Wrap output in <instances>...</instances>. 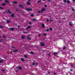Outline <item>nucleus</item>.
<instances>
[{"label": "nucleus", "instance_id": "nucleus-1", "mask_svg": "<svg viewBox=\"0 0 75 75\" xmlns=\"http://www.w3.org/2000/svg\"><path fill=\"white\" fill-rule=\"evenodd\" d=\"M26 10L27 11H33V9L31 8H26Z\"/></svg>", "mask_w": 75, "mask_h": 75}, {"label": "nucleus", "instance_id": "nucleus-2", "mask_svg": "<svg viewBox=\"0 0 75 75\" xmlns=\"http://www.w3.org/2000/svg\"><path fill=\"white\" fill-rule=\"evenodd\" d=\"M5 2L7 4H9V1L8 0H5Z\"/></svg>", "mask_w": 75, "mask_h": 75}, {"label": "nucleus", "instance_id": "nucleus-3", "mask_svg": "<svg viewBox=\"0 0 75 75\" xmlns=\"http://www.w3.org/2000/svg\"><path fill=\"white\" fill-rule=\"evenodd\" d=\"M30 35H29L28 37H27V38L28 40H31V37L30 38Z\"/></svg>", "mask_w": 75, "mask_h": 75}, {"label": "nucleus", "instance_id": "nucleus-4", "mask_svg": "<svg viewBox=\"0 0 75 75\" xmlns=\"http://www.w3.org/2000/svg\"><path fill=\"white\" fill-rule=\"evenodd\" d=\"M25 35H23V36H22L21 37V38L22 39H24V38H25Z\"/></svg>", "mask_w": 75, "mask_h": 75}, {"label": "nucleus", "instance_id": "nucleus-5", "mask_svg": "<svg viewBox=\"0 0 75 75\" xmlns=\"http://www.w3.org/2000/svg\"><path fill=\"white\" fill-rule=\"evenodd\" d=\"M26 3L27 5H30L31 4V3L29 1H27Z\"/></svg>", "mask_w": 75, "mask_h": 75}, {"label": "nucleus", "instance_id": "nucleus-6", "mask_svg": "<svg viewBox=\"0 0 75 75\" xmlns=\"http://www.w3.org/2000/svg\"><path fill=\"white\" fill-rule=\"evenodd\" d=\"M40 45L41 46H44L45 45V44L43 43H41Z\"/></svg>", "mask_w": 75, "mask_h": 75}, {"label": "nucleus", "instance_id": "nucleus-7", "mask_svg": "<svg viewBox=\"0 0 75 75\" xmlns=\"http://www.w3.org/2000/svg\"><path fill=\"white\" fill-rule=\"evenodd\" d=\"M13 4H16L17 3V2L16 1H13Z\"/></svg>", "mask_w": 75, "mask_h": 75}, {"label": "nucleus", "instance_id": "nucleus-8", "mask_svg": "<svg viewBox=\"0 0 75 75\" xmlns=\"http://www.w3.org/2000/svg\"><path fill=\"white\" fill-rule=\"evenodd\" d=\"M42 28H44V27H45V25H44V24H42Z\"/></svg>", "mask_w": 75, "mask_h": 75}, {"label": "nucleus", "instance_id": "nucleus-9", "mask_svg": "<svg viewBox=\"0 0 75 75\" xmlns=\"http://www.w3.org/2000/svg\"><path fill=\"white\" fill-rule=\"evenodd\" d=\"M69 25H72V22H70L69 23Z\"/></svg>", "mask_w": 75, "mask_h": 75}, {"label": "nucleus", "instance_id": "nucleus-10", "mask_svg": "<svg viewBox=\"0 0 75 75\" xmlns=\"http://www.w3.org/2000/svg\"><path fill=\"white\" fill-rule=\"evenodd\" d=\"M31 28V26H28L27 28V29L28 30V29H29V28Z\"/></svg>", "mask_w": 75, "mask_h": 75}, {"label": "nucleus", "instance_id": "nucleus-11", "mask_svg": "<svg viewBox=\"0 0 75 75\" xmlns=\"http://www.w3.org/2000/svg\"><path fill=\"white\" fill-rule=\"evenodd\" d=\"M6 22L7 23H10V21L8 20H6Z\"/></svg>", "mask_w": 75, "mask_h": 75}, {"label": "nucleus", "instance_id": "nucleus-12", "mask_svg": "<svg viewBox=\"0 0 75 75\" xmlns=\"http://www.w3.org/2000/svg\"><path fill=\"white\" fill-rule=\"evenodd\" d=\"M40 2H41V1L40 0V1H38L37 2L38 4H39L40 3Z\"/></svg>", "mask_w": 75, "mask_h": 75}, {"label": "nucleus", "instance_id": "nucleus-13", "mask_svg": "<svg viewBox=\"0 0 75 75\" xmlns=\"http://www.w3.org/2000/svg\"><path fill=\"white\" fill-rule=\"evenodd\" d=\"M6 4L4 3H3L2 4V6H6Z\"/></svg>", "mask_w": 75, "mask_h": 75}, {"label": "nucleus", "instance_id": "nucleus-14", "mask_svg": "<svg viewBox=\"0 0 75 75\" xmlns=\"http://www.w3.org/2000/svg\"><path fill=\"white\" fill-rule=\"evenodd\" d=\"M11 16L12 17H14V13L12 14Z\"/></svg>", "mask_w": 75, "mask_h": 75}, {"label": "nucleus", "instance_id": "nucleus-15", "mask_svg": "<svg viewBox=\"0 0 75 75\" xmlns=\"http://www.w3.org/2000/svg\"><path fill=\"white\" fill-rule=\"evenodd\" d=\"M17 51H18V50H13V51L14 52H17Z\"/></svg>", "mask_w": 75, "mask_h": 75}, {"label": "nucleus", "instance_id": "nucleus-16", "mask_svg": "<svg viewBox=\"0 0 75 75\" xmlns=\"http://www.w3.org/2000/svg\"><path fill=\"white\" fill-rule=\"evenodd\" d=\"M18 69L20 70H22V69H21V67H19L18 68Z\"/></svg>", "mask_w": 75, "mask_h": 75}, {"label": "nucleus", "instance_id": "nucleus-17", "mask_svg": "<svg viewBox=\"0 0 75 75\" xmlns=\"http://www.w3.org/2000/svg\"><path fill=\"white\" fill-rule=\"evenodd\" d=\"M21 60L22 61H24V58H21Z\"/></svg>", "mask_w": 75, "mask_h": 75}, {"label": "nucleus", "instance_id": "nucleus-18", "mask_svg": "<svg viewBox=\"0 0 75 75\" xmlns=\"http://www.w3.org/2000/svg\"><path fill=\"white\" fill-rule=\"evenodd\" d=\"M10 30H14V28H11L10 29Z\"/></svg>", "mask_w": 75, "mask_h": 75}, {"label": "nucleus", "instance_id": "nucleus-19", "mask_svg": "<svg viewBox=\"0 0 75 75\" xmlns=\"http://www.w3.org/2000/svg\"><path fill=\"white\" fill-rule=\"evenodd\" d=\"M42 10L43 11H45V8H42Z\"/></svg>", "mask_w": 75, "mask_h": 75}, {"label": "nucleus", "instance_id": "nucleus-20", "mask_svg": "<svg viewBox=\"0 0 75 75\" xmlns=\"http://www.w3.org/2000/svg\"><path fill=\"white\" fill-rule=\"evenodd\" d=\"M50 21H53L52 18H50Z\"/></svg>", "mask_w": 75, "mask_h": 75}, {"label": "nucleus", "instance_id": "nucleus-21", "mask_svg": "<svg viewBox=\"0 0 75 75\" xmlns=\"http://www.w3.org/2000/svg\"><path fill=\"white\" fill-rule=\"evenodd\" d=\"M19 7H21V8H23V6L21 5H19Z\"/></svg>", "mask_w": 75, "mask_h": 75}, {"label": "nucleus", "instance_id": "nucleus-22", "mask_svg": "<svg viewBox=\"0 0 75 75\" xmlns=\"http://www.w3.org/2000/svg\"><path fill=\"white\" fill-rule=\"evenodd\" d=\"M73 65H74V64L71 63V64H70V66H71V67H72V66H73Z\"/></svg>", "mask_w": 75, "mask_h": 75}, {"label": "nucleus", "instance_id": "nucleus-23", "mask_svg": "<svg viewBox=\"0 0 75 75\" xmlns=\"http://www.w3.org/2000/svg\"><path fill=\"white\" fill-rule=\"evenodd\" d=\"M67 2L68 3H70V2H69V0H67Z\"/></svg>", "mask_w": 75, "mask_h": 75}, {"label": "nucleus", "instance_id": "nucleus-24", "mask_svg": "<svg viewBox=\"0 0 75 75\" xmlns=\"http://www.w3.org/2000/svg\"><path fill=\"white\" fill-rule=\"evenodd\" d=\"M23 33H24V34H27V33H28L27 32H23Z\"/></svg>", "mask_w": 75, "mask_h": 75}, {"label": "nucleus", "instance_id": "nucleus-25", "mask_svg": "<svg viewBox=\"0 0 75 75\" xmlns=\"http://www.w3.org/2000/svg\"><path fill=\"white\" fill-rule=\"evenodd\" d=\"M3 27H4V26H1V25L0 26V28H3Z\"/></svg>", "mask_w": 75, "mask_h": 75}, {"label": "nucleus", "instance_id": "nucleus-26", "mask_svg": "<svg viewBox=\"0 0 75 75\" xmlns=\"http://www.w3.org/2000/svg\"><path fill=\"white\" fill-rule=\"evenodd\" d=\"M57 55V53L55 52L54 53V55Z\"/></svg>", "mask_w": 75, "mask_h": 75}, {"label": "nucleus", "instance_id": "nucleus-27", "mask_svg": "<svg viewBox=\"0 0 75 75\" xmlns=\"http://www.w3.org/2000/svg\"><path fill=\"white\" fill-rule=\"evenodd\" d=\"M3 38H6V36H5V35H4L3 36Z\"/></svg>", "mask_w": 75, "mask_h": 75}, {"label": "nucleus", "instance_id": "nucleus-28", "mask_svg": "<svg viewBox=\"0 0 75 75\" xmlns=\"http://www.w3.org/2000/svg\"><path fill=\"white\" fill-rule=\"evenodd\" d=\"M8 13H10V14H11V12L10 11H9V10H8Z\"/></svg>", "mask_w": 75, "mask_h": 75}, {"label": "nucleus", "instance_id": "nucleus-29", "mask_svg": "<svg viewBox=\"0 0 75 75\" xmlns=\"http://www.w3.org/2000/svg\"><path fill=\"white\" fill-rule=\"evenodd\" d=\"M33 21H35L36 19H33Z\"/></svg>", "mask_w": 75, "mask_h": 75}, {"label": "nucleus", "instance_id": "nucleus-30", "mask_svg": "<svg viewBox=\"0 0 75 75\" xmlns=\"http://www.w3.org/2000/svg\"><path fill=\"white\" fill-rule=\"evenodd\" d=\"M63 50H65V46H64L63 47Z\"/></svg>", "mask_w": 75, "mask_h": 75}, {"label": "nucleus", "instance_id": "nucleus-31", "mask_svg": "<svg viewBox=\"0 0 75 75\" xmlns=\"http://www.w3.org/2000/svg\"><path fill=\"white\" fill-rule=\"evenodd\" d=\"M0 8H1V9H2V10H4V8L1 7H0Z\"/></svg>", "mask_w": 75, "mask_h": 75}, {"label": "nucleus", "instance_id": "nucleus-32", "mask_svg": "<svg viewBox=\"0 0 75 75\" xmlns=\"http://www.w3.org/2000/svg\"><path fill=\"white\" fill-rule=\"evenodd\" d=\"M30 54H34V52H30Z\"/></svg>", "mask_w": 75, "mask_h": 75}, {"label": "nucleus", "instance_id": "nucleus-33", "mask_svg": "<svg viewBox=\"0 0 75 75\" xmlns=\"http://www.w3.org/2000/svg\"><path fill=\"white\" fill-rule=\"evenodd\" d=\"M64 3H66L67 2V0H64Z\"/></svg>", "mask_w": 75, "mask_h": 75}, {"label": "nucleus", "instance_id": "nucleus-34", "mask_svg": "<svg viewBox=\"0 0 75 75\" xmlns=\"http://www.w3.org/2000/svg\"><path fill=\"white\" fill-rule=\"evenodd\" d=\"M50 30H52V28H50Z\"/></svg>", "mask_w": 75, "mask_h": 75}, {"label": "nucleus", "instance_id": "nucleus-35", "mask_svg": "<svg viewBox=\"0 0 75 75\" xmlns=\"http://www.w3.org/2000/svg\"><path fill=\"white\" fill-rule=\"evenodd\" d=\"M35 63H34V62L33 63V65H35Z\"/></svg>", "mask_w": 75, "mask_h": 75}, {"label": "nucleus", "instance_id": "nucleus-36", "mask_svg": "<svg viewBox=\"0 0 75 75\" xmlns=\"http://www.w3.org/2000/svg\"><path fill=\"white\" fill-rule=\"evenodd\" d=\"M18 71H19V70L17 69L16 70V72H18Z\"/></svg>", "mask_w": 75, "mask_h": 75}, {"label": "nucleus", "instance_id": "nucleus-37", "mask_svg": "<svg viewBox=\"0 0 75 75\" xmlns=\"http://www.w3.org/2000/svg\"><path fill=\"white\" fill-rule=\"evenodd\" d=\"M38 13H41V12L40 11H38Z\"/></svg>", "mask_w": 75, "mask_h": 75}, {"label": "nucleus", "instance_id": "nucleus-38", "mask_svg": "<svg viewBox=\"0 0 75 75\" xmlns=\"http://www.w3.org/2000/svg\"><path fill=\"white\" fill-rule=\"evenodd\" d=\"M27 57V55H25L24 57L25 58H26Z\"/></svg>", "mask_w": 75, "mask_h": 75}, {"label": "nucleus", "instance_id": "nucleus-39", "mask_svg": "<svg viewBox=\"0 0 75 75\" xmlns=\"http://www.w3.org/2000/svg\"><path fill=\"white\" fill-rule=\"evenodd\" d=\"M33 16H34V14H32L31 15V17H33Z\"/></svg>", "mask_w": 75, "mask_h": 75}, {"label": "nucleus", "instance_id": "nucleus-40", "mask_svg": "<svg viewBox=\"0 0 75 75\" xmlns=\"http://www.w3.org/2000/svg\"><path fill=\"white\" fill-rule=\"evenodd\" d=\"M12 48H13L14 49H15V48H14V46H12Z\"/></svg>", "mask_w": 75, "mask_h": 75}, {"label": "nucleus", "instance_id": "nucleus-41", "mask_svg": "<svg viewBox=\"0 0 75 75\" xmlns=\"http://www.w3.org/2000/svg\"><path fill=\"white\" fill-rule=\"evenodd\" d=\"M3 62L1 60H0V63H2Z\"/></svg>", "mask_w": 75, "mask_h": 75}, {"label": "nucleus", "instance_id": "nucleus-42", "mask_svg": "<svg viewBox=\"0 0 75 75\" xmlns=\"http://www.w3.org/2000/svg\"><path fill=\"white\" fill-rule=\"evenodd\" d=\"M50 71H48V73L49 74H50Z\"/></svg>", "mask_w": 75, "mask_h": 75}, {"label": "nucleus", "instance_id": "nucleus-43", "mask_svg": "<svg viewBox=\"0 0 75 75\" xmlns=\"http://www.w3.org/2000/svg\"><path fill=\"white\" fill-rule=\"evenodd\" d=\"M51 0H48V2H50Z\"/></svg>", "mask_w": 75, "mask_h": 75}, {"label": "nucleus", "instance_id": "nucleus-44", "mask_svg": "<svg viewBox=\"0 0 75 75\" xmlns=\"http://www.w3.org/2000/svg\"><path fill=\"white\" fill-rule=\"evenodd\" d=\"M43 35H47V34H43Z\"/></svg>", "mask_w": 75, "mask_h": 75}, {"label": "nucleus", "instance_id": "nucleus-45", "mask_svg": "<svg viewBox=\"0 0 75 75\" xmlns=\"http://www.w3.org/2000/svg\"><path fill=\"white\" fill-rule=\"evenodd\" d=\"M35 64H36V65H38V63H36Z\"/></svg>", "mask_w": 75, "mask_h": 75}, {"label": "nucleus", "instance_id": "nucleus-46", "mask_svg": "<svg viewBox=\"0 0 75 75\" xmlns=\"http://www.w3.org/2000/svg\"><path fill=\"white\" fill-rule=\"evenodd\" d=\"M38 37H40L41 36V35H38Z\"/></svg>", "mask_w": 75, "mask_h": 75}, {"label": "nucleus", "instance_id": "nucleus-47", "mask_svg": "<svg viewBox=\"0 0 75 75\" xmlns=\"http://www.w3.org/2000/svg\"><path fill=\"white\" fill-rule=\"evenodd\" d=\"M48 56H49V57H50V53H49L48 54Z\"/></svg>", "mask_w": 75, "mask_h": 75}, {"label": "nucleus", "instance_id": "nucleus-48", "mask_svg": "<svg viewBox=\"0 0 75 75\" xmlns=\"http://www.w3.org/2000/svg\"><path fill=\"white\" fill-rule=\"evenodd\" d=\"M2 71H3V72H4V71H5V70H3Z\"/></svg>", "mask_w": 75, "mask_h": 75}, {"label": "nucleus", "instance_id": "nucleus-49", "mask_svg": "<svg viewBox=\"0 0 75 75\" xmlns=\"http://www.w3.org/2000/svg\"><path fill=\"white\" fill-rule=\"evenodd\" d=\"M48 32V31H49V30L48 29H47L46 30Z\"/></svg>", "mask_w": 75, "mask_h": 75}, {"label": "nucleus", "instance_id": "nucleus-50", "mask_svg": "<svg viewBox=\"0 0 75 75\" xmlns=\"http://www.w3.org/2000/svg\"><path fill=\"white\" fill-rule=\"evenodd\" d=\"M28 1L30 2L31 1V0H28Z\"/></svg>", "mask_w": 75, "mask_h": 75}, {"label": "nucleus", "instance_id": "nucleus-51", "mask_svg": "<svg viewBox=\"0 0 75 75\" xmlns=\"http://www.w3.org/2000/svg\"><path fill=\"white\" fill-rule=\"evenodd\" d=\"M43 11L42 10L41 11V13H43Z\"/></svg>", "mask_w": 75, "mask_h": 75}, {"label": "nucleus", "instance_id": "nucleus-52", "mask_svg": "<svg viewBox=\"0 0 75 75\" xmlns=\"http://www.w3.org/2000/svg\"><path fill=\"white\" fill-rule=\"evenodd\" d=\"M47 21H48V22L49 21V20H48V19H47Z\"/></svg>", "mask_w": 75, "mask_h": 75}, {"label": "nucleus", "instance_id": "nucleus-53", "mask_svg": "<svg viewBox=\"0 0 75 75\" xmlns=\"http://www.w3.org/2000/svg\"><path fill=\"white\" fill-rule=\"evenodd\" d=\"M29 24H31V22H30L29 23Z\"/></svg>", "mask_w": 75, "mask_h": 75}, {"label": "nucleus", "instance_id": "nucleus-54", "mask_svg": "<svg viewBox=\"0 0 75 75\" xmlns=\"http://www.w3.org/2000/svg\"><path fill=\"white\" fill-rule=\"evenodd\" d=\"M4 58H5V59H7V57H4Z\"/></svg>", "mask_w": 75, "mask_h": 75}, {"label": "nucleus", "instance_id": "nucleus-55", "mask_svg": "<svg viewBox=\"0 0 75 75\" xmlns=\"http://www.w3.org/2000/svg\"><path fill=\"white\" fill-rule=\"evenodd\" d=\"M18 28H19V27H20V26L19 25H18Z\"/></svg>", "mask_w": 75, "mask_h": 75}, {"label": "nucleus", "instance_id": "nucleus-56", "mask_svg": "<svg viewBox=\"0 0 75 75\" xmlns=\"http://www.w3.org/2000/svg\"><path fill=\"white\" fill-rule=\"evenodd\" d=\"M71 71H73V70L71 69Z\"/></svg>", "mask_w": 75, "mask_h": 75}, {"label": "nucleus", "instance_id": "nucleus-57", "mask_svg": "<svg viewBox=\"0 0 75 75\" xmlns=\"http://www.w3.org/2000/svg\"><path fill=\"white\" fill-rule=\"evenodd\" d=\"M16 11H17V12L18 11V10H16Z\"/></svg>", "mask_w": 75, "mask_h": 75}, {"label": "nucleus", "instance_id": "nucleus-58", "mask_svg": "<svg viewBox=\"0 0 75 75\" xmlns=\"http://www.w3.org/2000/svg\"><path fill=\"white\" fill-rule=\"evenodd\" d=\"M10 52V53H11V54H12V51H11Z\"/></svg>", "mask_w": 75, "mask_h": 75}, {"label": "nucleus", "instance_id": "nucleus-59", "mask_svg": "<svg viewBox=\"0 0 75 75\" xmlns=\"http://www.w3.org/2000/svg\"><path fill=\"white\" fill-rule=\"evenodd\" d=\"M72 10H73V11H74V9L73 8L72 9Z\"/></svg>", "mask_w": 75, "mask_h": 75}, {"label": "nucleus", "instance_id": "nucleus-60", "mask_svg": "<svg viewBox=\"0 0 75 75\" xmlns=\"http://www.w3.org/2000/svg\"><path fill=\"white\" fill-rule=\"evenodd\" d=\"M4 61V60H3V59H2V60L1 61Z\"/></svg>", "mask_w": 75, "mask_h": 75}, {"label": "nucleus", "instance_id": "nucleus-61", "mask_svg": "<svg viewBox=\"0 0 75 75\" xmlns=\"http://www.w3.org/2000/svg\"><path fill=\"white\" fill-rule=\"evenodd\" d=\"M45 7H47V6L46 5H45Z\"/></svg>", "mask_w": 75, "mask_h": 75}, {"label": "nucleus", "instance_id": "nucleus-62", "mask_svg": "<svg viewBox=\"0 0 75 75\" xmlns=\"http://www.w3.org/2000/svg\"><path fill=\"white\" fill-rule=\"evenodd\" d=\"M56 19H57V20H58V18H56Z\"/></svg>", "mask_w": 75, "mask_h": 75}, {"label": "nucleus", "instance_id": "nucleus-63", "mask_svg": "<svg viewBox=\"0 0 75 75\" xmlns=\"http://www.w3.org/2000/svg\"><path fill=\"white\" fill-rule=\"evenodd\" d=\"M73 1H75V0H73Z\"/></svg>", "mask_w": 75, "mask_h": 75}, {"label": "nucleus", "instance_id": "nucleus-64", "mask_svg": "<svg viewBox=\"0 0 75 75\" xmlns=\"http://www.w3.org/2000/svg\"><path fill=\"white\" fill-rule=\"evenodd\" d=\"M37 16H39V14H37Z\"/></svg>", "mask_w": 75, "mask_h": 75}]
</instances>
